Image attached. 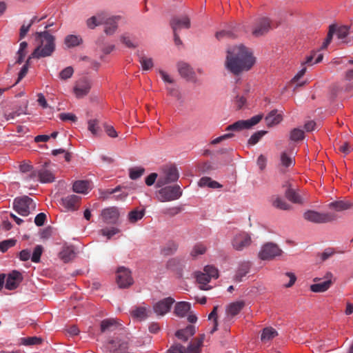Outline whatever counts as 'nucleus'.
<instances>
[{
  "label": "nucleus",
  "mask_w": 353,
  "mask_h": 353,
  "mask_svg": "<svg viewBox=\"0 0 353 353\" xmlns=\"http://www.w3.org/2000/svg\"><path fill=\"white\" fill-rule=\"evenodd\" d=\"M252 51L243 45L230 48L225 61V68L234 75L250 70L255 63Z\"/></svg>",
  "instance_id": "nucleus-1"
},
{
  "label": "nucleus",
  "mask_w": 353,
  "mask_h": 353,
  "mask_svg": "<svg viewBox=\"0 0 353 353\" xmlns=\"http://www.w3.org/2000/svg\"><path fill=\"white\" fill-rule=\"evenodd\" d=\"M36 39L39 44L32 52L29 59H41L50 57L55 50V37L48 31L36 32Z\"/></svg>",
  "instance_id": "nucleus-2"
},
{
  "label": "nucleus",
  "mask_w": 353,
  "mask_h": 353,
  "mask_svg": "<svg viewBox=\"0 0 353 353\" xmlns=\"http://www.w3.org/2000/svg\"><path fill=\"white\" fill-rule=\"evenodd\" d=\"M36 204L28 196L17 197L13 201V209L20 215L28 216L32 210H34Z\"/></svg>",
  "instance_id": "nucleus-3"
},
{
  "label": "nucleus",
  "mask_w": 353,
  "mask_h": 353,
  "mask_svg": "<svg viewBox=\"0 0 353 353\" xmlns=\"http://www.w3.org/2000/svg\"><path fill=\"white\" fill-rule=\"evenodd\" d=\"M182 195L179 185H170L161 188L157 192V199L161 202H168L178 199Z\"/></svg>",
  "instance_id": "nucleus-4"
},
{
  "label": "nucleus",
  "mask_w": 353,
  "mask_h": 353,
  "mask_svg": "<svg viewBox=\"0 0 353 353\" xmlns=\"http://www.w3.org/2000/svg\"><path fill=\"white\" fill-rule=\"evenodd\" d=\"M305 220L315 223H326L336 221L337 215L334 212L320 213L314 210H307L303 214Z\"/></svg>",
  "instance_id": "nucleus-5"
},
{
  "label": "nucleus",
  "mask_w": 353,
  "mask_h": 353,
  "mask_svg": "<svg viewBox=\"0 0 353 353\" xmlns=\"http://www.w3.org/2000/svg\"><path fill=\"white\" fill-rule=\"evenodd\" d=\"M283 250L279 245L272 242H268L262 245L258 256L263 261L274 260L276 257L281 256Z\"/></svg>",
  "instance_id": "nucleus-6"
},
{
  "label": "nucleus",
  "mask_w": 353,
  "mask_h": 353,
  "mask_svg": "<svg viewBox=\"0 0 353 353\" xmlns=\"http://www.w3.org/2000/svg\"><path fill=\"white\" fill-rule=\"evenodd\" d=\"M272 29V21L266 17L257 18L252 28V34L259 37L267 34Z\"/></svg>",
  "instance_id": "nucleus-7"
},
{
  "label": "nucleus",
  "mask_w": 353,
  "mask_h": 353,
  "mask_svg": "<svg viewBox=\"0 0 353 353\" xmlns=\"http://www.w3.org/2000/svg\"><path fill=\"white\" fill-rule=\"evenodd\" d=\"M179 174L177 168L171 165L163 170V174L160 175L157 180V186L163 187L168 183L175 182L178 180Z\"/></svg>",
  "instance_id": "nucleus-8"
},
{
  "label": "nucleus",
  "mask_w": 353,
  "mask_h": 353,
  "mask_svg": "<svg viewBox=\"0 0 353 353\" xmlns=\"http://www.w3.org/2000/svg\"><path fill=\"white\" fill-rule=\"evenodd\" d=\"M262 119L261 115H256L248 120H239L226 128L227 131H240L243 129H248L257 124Z\"/></svg>",
  "instance_id": "nucleus-9"
},
{
  "label": "nucleus",
  "mask_w": 353,
  "mask_h": 353,
  "mask_svg": "<svg viewBox=\"0 0 353 353\" xmlns=\"http://www.w3.org/2000/svg\"><path fill=\"white\" fill-rule=\"evenodd\" d=\"M117 283L120 288L130 286L133 283L130 271L124 267L119 268L117 272Z\"/></svg>",
  "instance_id": "nucleus-10"
},
{
  "label": "nucleus",
  "mask_w": 353,
  "mask_h": 353,
  "mask_svg": "<svg viewBox=\"0 0 353 353\" xmlns=\"http://www.w3.org/2000/svg\"><path fill=\"white\" fill-rule=\"evenodd\" d=\"M252 242L251 236L246 232L236 234L232 241V245L236 250L241 251L248 247Z\"/></svg>",
  "instance_id": "nucleus-11"
},
{
  "label": "nucleus",
  "mask_w": 353,
  "mask_h": 353,
  "mask_svg": "<svg viewBox=\"0 0 353 353\" xmlns=\"http://www.w3.org/2000/svg\"><path fill=\"white\" fill-rule=\"evenodd\" d=\"M174 303V299L172 297L165 298L154 304L153 311L158 316H163L170 310Z\"/></svg>",
  "instance_id": "nucleus-12"
},
{
  "label": "nucleus",
  "mask_w": 353,
  "mask_h": 353,
  "mask_svg": "<svg viewBox=\"0 0 353 353\" xmlns=\"http://www.w3.org/2000/svg\"><path fill=\"white\" fill-rule=\"evenodd\" d=\"M6 277L5 287L9 290H13L17 288L23 279L22 274L17 270H12L8 274Z\"/></svg>",
  "instance_id": "nucleus-13"
},
{
  "label": "nucleus",
  "mask_w": 353,
  "mask_h": 353,
  "mask_svg": "<svg viewBox=\"0 0 353 353\" xmlns=\"http://www.w3.org/2000/svg\"><path fill=\"white\" fill-rule=\"evenodd\" d=\"M90 88V81L86 78H81L76 82L74 92L77 97L81 98L88 94Z\"/></svg>",
  "instance_id": "nucleus-14"
},
{
  "label": "nucleus",
  "mask_w": 353,
  "mask_h": 353,
  "mask_svg": "<svg viewBox=\"0 0 353 353\" xmlns=\"http://www.w3.org/2000/svg\"><path fill=\"white\" fill-rule=\"evenodd\" d=\"M108 13L105 11H101L97 12L95 15L88 18L86 20V25L88 28L94 29L97 26L104 25L105 23L107 18L108 17Z\"/></svg>",
  "instance_id": "nucleus-15"
},
{
  "label": "nucleus",
  "mask_w": 353,
  "mask_h": 353,
  "mask_svg": "<svg viewBox=\"0 0 353 353\" xmlns=\"http://www.w3.org/2000/svg\"><path fill=\"white\" fill-rule=\"evenodd\" d=\"M101 216L104 223L114 224L119 219V213L117 208L110 207L103 210Z\"/></svg>",
  "instance_id": "nucleus-16"
},
{
  "label": "nucleus",
  "mask_w": 353,
  "mask_h": 353,
  "mask_svg": "<svg viewBox=\"0 0 353 353\" xmlns=\"http://www.w3.org/2000/svg\"><path fill=\"white\" fill-rule=\"evenodd\" d=\"M332 276L333 275L331 272H327L325 276L326 280L321 283L311 285L310 290L313 292H324L327 291L332 283Z\"/></svg>",
  "instance_id": "nucleus-17"
},
{
  "label": "nucleus",
  "mask_w": 353,
  "mask_h": 353,
  "mask_svg": "<svg viewBox=\"0 0 353 353\" xmlns=\"http://www.w3.org/2000/svg\"><path fill=\"white\" fill-rule=\"evenodd\" d=\"M283 186L287 188V190L285 192V196L288 200L294 203H303V201L301 195L292 188V184L289 181H286Z\"/></svg>",
  "instance_id": "nucleus-18"
},
{
  "label": "nucleus",
  "mask_w": 353,
  "mask_h": 353,
  "mask_svg": "<svg viewBox=\"0 0 353 353\" xmlns=\"http://www.w3.org/2000/svg\"><path fill=\"white\" fill-rule=\"evenodd\" d=\"M170 26L173 32H178L182 28L188 29L190 27V20L187 16L174 17L170 21Z\"/></svg>",
  "instance_id": "nucleus-19"
},
{
  "label": "nucleus",
  "mask_w": 353,
  "mask_h": 353,
  "mask_svg": "<svg viewBox=\"0 0 353 353\" xmlns=\"http://www.w3.org/2000/svg\"><path fill=\"white\" fill-rule=\"evenodd\" d=\"M121 325L115 319H105L101 321L100 330L101 332H112Z\"/></svg>",
  "instance_id": "nucleus-20"
},
{
  "label": "nucleus",
  "mask_w": 353,
  "mask_h": 353,
  "mask_svg": "<svg viewBox=\"0 0 353 353\" xmlns=\"http://www.w3.org/2000/svg\"><path fill=\"white\" fill-rule=\"evenodd\" d=\"M79 199V196L74 194H72L63 198L61 200V203L63 206L67 210H76L77 209Z\"/></svg>",
  "instance_id": "nucleus-21"
},
{
  "label": "nucleus",
  "mask_w": 353,
  "mask_h": 353,
  "mask_svg": "<svg viewBox=\"0 0 353 353\" xmlns=\"http://www.w3.org/2000/svg\"><path fill=\"white\" fill-rule=\"evenodd\" d=\"M118 17H111L108 14L107 20L104 23V32L108 35L113 34L118 28Z\"/></svg>",
  "instance_id": "nucleus-22"
},
{
  "label": "nucleus",
  "mask_w": 353,
  "mask_h": 353,
  "mask_svg": "<svg viewBox=\"0 0 353 353\" xmlns=\"http://www.w3.org/2000/svg\"><path fill=\"white\" fill-rule=\"evenodd\" d=\"M271 203L274 208L279 210H290L292 209V205L279 195L272 196L271 198Z\"/></svg>",
  "instance_id": "nucleus-23"
},
{
  "label": "nucleus",
  "mask_w": 353,
  "mask_h": 353,
  "mask_svg": "<svg viewBox=\"0 0 353 353\" xmlns=\"http://www.w3.org/2000/svg\"><path fill=\"white\" fill-rule=\"evenodd\" d=\"M178 70L179 74L188 80H193L194 79V72L188 63H179L178 64Z\"/></svg>",
  "instance_id": "nucleus-24"
},
{
  "label": "nucleus",
  "mask_w": 353,
  "mask_h": 353,
  "mask_svg": "<svg viewBox=\"0 0 353 353\" xmlns=\"http://www.w3.org/2000/svg\"><path fill=\"white\" fill-rule=\"evenodd\" d=\"M110 345H111L110 348L113 353H123L128 347L127 341H121L118 339L110 341Z\"/></svg>",
  "instance_id": "nucleus-25"
},
{
  "label": "nucleus",
  "mask_w": 353,
  "mask_h": 353,
  "mask_svg": "<svg viewBox=\"0 0 353 353\" xmlns=\"http://www.w3.org/2000/svg\"><path fill=\"white\" fill-rule=\"evenodd\" d=\"M195 327L193 325H188L185 329L178 330L175 336L183 341H187L188 339L195 334Z\"/></svg>",
  "instance_id": "nucleus-26"
},
{
  "label": "nucleus",
  "mask_w": 353,
  "mask_h": 353,
  "mask_svg": "<svg viewBox=\"0 0 353 353\" xmlns=\"http://www.w3.org/2000/svg\"><path fill=\"white\" fill-rule=\"evenodd\" d=\"M352 203L347 201L339 200L331 202L328 204V208L336 212H341L350 209Z\"/></svg>",
  "instance_id": "nucleus-27"
},
{
  "label": "nucleus",
  "mask_w": 353,
  "mask_h": 353,
  "mask_svg": "<svg viewBox=\"0 0 353 353\" xmlns=\"http://www.w3.org/2000/svg\"><path fill=\"white\" fill-rule=\"evenodd\" d=\"M55 177L52 172L48 170L46 167H42L39 170V181L41 183H52L54 181Z\"/></svg>",
  "instance_id": "nucleus-28"
},
{
  "label": "nucleus",
  "mask_w": 353,
  "mask_h": 353,
  "mask_svg": "<svg viewBox=\"0 0 353 353\" xmlns=\"http://www.w3.org/2000/svg\"><path fill=\"white\" fill-rule=\"evenodd\" d=\"M205 339V334H201L199 338L194 339L187 347L188 353H199L200 348L202 346L203 340Z\"/></svg>",
  "instance_id": "nucleus-29"
},
{
  "label": "nucleus",
  "mask_w": 353,
  "mask_h": 353,
  "mask_svg": "<svg viewBox=\"0 0 353 353\" xmlns=\"http://www.w3.org/2000/svg\"><path fill=\"white\" fill-rule=\"evenodd\" d=\"M282 119V115L278 114L276 110H273L266 116L265 122L268 126H273L279 124Z\"/></svg>",
  "instance_id": "nucleus-30"
},
{
  "label": "nucleus",
  "mask_w": 353,
  "mask_h": 353,
  "mask_svg": "<svg viewBox=\"0 0 353 353\" xmlns=\"http://www.w3.org/2000/svg\"><path fill=\"white\" fill-rule=\"evenodd\" d=\"M152 313L150 308L145 307H137L132 311L131 314L133 317L139 319V320H144L148 317Z\"/></svg>",
  "instance_id": "nucleus-31"
},
{
  "label": "nucleus",
  "mask_w": 353,
  "mask_h": 353,
  "mask_svg": "<svg viewBox=\"0 0 353 353\" xmlns=\"http://www.w3.org/2000/svg\"><path fill=\"white\" fill-rule=\"evenodd\" d=\"M190 307V303L188 302H179L175 305L174 313L176 315L183 317L189 312Z\"/></svg>",
  "instance_id": "nucleus-32"
},
{
  "label": "nucleus",
  "mask_w": 353,
  "mask_h": 353,
  "mask_svg": "<svg viewBox=\"0 0 353 353\" xmlns=\"http://www.w3.org/2000/svg\"><path fill=\"white\" fill-rule=\"evenodd\" d=\"M250 269V264L248 262L243 263L240 265L234 276V280L241 282L243 278L246 276Z\"/></svg>",
  "instance_id": "nucleus-33"
},
{
  "label": "nucleus",
  "mask_w": 353,
  "mask_h": 353,
  "mask_svg": "<svg viewBox=\"0 0 353 353\" xmlns=\"http://www.w3.org/2000/svg\"><path fill=\"white\" fill-rule=\"evenodd\" d=\"M59 257L65 263H68L75 257V252L72 246L64 248L59 253Z\"/></svg>",
  "instance_id": "nucleus-34"
},
{
  "label": "nucleus",
  "mask_w": 353,
  "mask_h": 353,
  "mask_svg": "<svg viewBox=\"0 0 353 353\" xmlns=\"http://www.w3.org/2000/svg\"><path fill=\"white\" fill-rule=\"evenodd\" d=\"M120 40L127 48L134 49L138 46L137 39L129 34H123L121 36Z\"/></svg>",
  "instance_id": "nucleus-35"
},
{
  "label": "nucleus",
  "mask_w": 353,
  "mask_h": 353,
  "mask_svg": "<svg viewBox=\"0 0 353 353\" xmlns=\"http://www.w3.org/2000/svg\"><path fill=\"white\" fill-rule=\"evenodd\" d=\"M83 42V39L81 37L74 35V34H69L65 37L64 39V43L66 45L68 48H74L79 46Z\"/></svg>",
  "instance_id": "nucleus-36"
},
{
  "label": "nucleus",
  "mask_w": 353,
  "mask_h": 353,
  "mask_svg": "<svg viewBox=\"0 0 353 353\" xmlns=\"http://www.w3.org/2000/svg\"><path fill=\"white\" fill-rule=\"evenodd\" d=\"M294 163L293 159L289 157L285 152L281 154V163L279 165V170L282 173L286 172V168L290 167Z\"/></svg>",
  "instance_id": "nucleus-37"
},
{
  "label": "nucleus",
  "mask_w": 353,
  "mask_h": 353,
  "mask_svg": "<svg viewBox=\"0 0 353 353\" xmlns=\"http://www.w3.org/2000/svg\"><path fill=\"white\" fill-rule=\"evenodd\" d=\"M72 188L77 193L86 194L90 188V183L88 181H77L74 183Z\"/></svg>",
  "instance_id": "nucleus-38"
},
{
  "label": "nucleus",
  "mask_w": 353,
  "mask_h": 353,
  "mask_svg": "<svg viewBox=\"0 0 353 353\" xmlns=\"http://www.w3.org/2000/svg\"><path fill=\"white\" fill-rule=\"evenodd\" d=\"M245 306V302L243 301H239L234 303H232L229 305L227 309V312L229 314L232 316H235L238 314L240 311Z\"/></svg>",
  "instance_id": "nucleus-39"
},
{
  "label": "nucleus",
  "mask_w": 353,
  "mask_h": 353,
  "mask_svg": "<svg viewBox=\"0 0 353 353\" xmlns=\"http://www.w3.org/2000/svg\"><path fill=\"white\" fill-rule=\"evenodd\" d=\"M316 55V52L312 51L311 52V54L306 57L305 61H303L301 63V66H303V65L305 66V65H312L314 63H320L323 60V54H321V53L318 54L316 57L315 61L313 62V59H314Z\"/></svg>",
  "instance_id": "nucleus-40"
},
{
  "label": "nucleus",
  "mask_w": 353,
  "mask_h": 353,
  "mask_svg": "<svg viewBox=\"0 0 353 353\" xmlns=\"http://www.w3.org/2000/svg\"><path fill=\"white\" fill-rule=\"evenodd\" d=\"M277 335L276 331L272 327H266L263 329L261 336V340L263 343H266Z\"/></svg>",
  "instance_id": "nucleus-41"
},
{
  "label": "nucleus",
  "mask_w": 353,
  "mask_h": 353,
  "mask_svg": "<svg viewBox=\"0 0 353 353\" xmlns=\"http://www.w3.org/2000/svg\"><path fill=\"white\" fill-rule=\"evenodd\" d=\"M145 215V210H139L134 209L128 213V220L131 223H134L141 220Z\"/></svg>",
  "instance_id": "nucleus-42"
},
{
  "label": "nucleus",
  "mask_w": 353,
  "mask_h": 353,
  "mask_svg": "<svg viewBox=\"0 0 353 353\" xmlns=\"http://www.w3.org/2000/svg\"><path fill=\"white\" fill-rule=\"evenodd\" d=\"M195 276L196 281L199 284L202 285L200 288L203 290H208V288H205L204 286L210 281L209 275H208V274H206L205 272H196Z\"/></svg>",
  "instance_id": "nucleus-43"
},
{
  "label": "nucleus",
  "mask_w": 353,
  "mask_h": 353,
  "mask_svg": "<svg viewBox=\"0 0 353 353\" xmlns=\"http://www.w3.org/2000/svg\"><path fill=\"white\" fill-rule=\"evenodd\" d=\"M336 24H332L329 26V30L327 34V37L325 39L324 42L323 43L320 50H324L329 46V44L331 43L334 34H335L336 32Z\"/></svg>",
  "instance_id": "nucleus-44"
},
{
  "label": "nucleus",
  "mask_w": 353,
  "mask_h": 353,
  "mask_svg": "<svg viewBox=\"0 0 353 353\" xmlns=\"http://www.w3.org/2000/svg\"><path fill=\"white\" fill-rule=\"evenodd\" d=\"M179 245L174 241H169L161 250L163 255H172L177 250Z\"/></svg>",
  "instance_id": "nucleus-45"
},
{
  "label": "nucleus",
  "mask_w": 353,
  "mask_h": 353,
  "mask_svg": "<svg viewBox=\"0 0 353 353\" xmlns=\"http://www.w3.org/2000/svg\"><path fill=\"white\" fill-rule=\"evenodd\" d=\"M199 185L201 187H209L211 188H218L221 187V185L216 181H212L210 177H202L199 182Z\"/></svg>",
  "instance_id": "nucleus-46"
},
{
  "label": "nucleus",
  "mask_w": 353,
  "mask_h": 353,
  "mask_svg": "<svg viewBox=\"0 0 353 353\" xmlns=\"http://www.w3.org/2000/svg\"><path fill=\"white\" fill-rule=\"evenodd\" d=\"M350 27L348 26H338L336 25V34L339 39H345L348 34H350Z\"/></svg>",
  "instance_id": "nucleus-47"
},
{
  "label": "nucleus",
  "mask_w": 353,
  "mask_h": 353,
  "mask_svg": "<svg viewBox=\"0 0 353 353\" xmlns=\"http://www.w3.org/2000/svg\"><path fill=\"white\" fill-rule=\"evenodd\" d=\"M139 63L144 70H150L154 65L152 58L147 57L142 54L139 56Z\"/></svg>",
  "instance_id": "nucleus-48"
},
{
  "label": "nucleus",
  "mask_w": 353,
  "mask_h": 353,
  "mask_svg": "<svg viewBox=\"0 0 353 353\" xmlns=\"http://www.w3.org/2000/svg\"><path fill=\"white\" fill-rule=\"evenodd\" d=\"M206 251V247L201 243L196 244L190 252V256L192 258H196L199 255L203 254Z\"/></svg>",
  "instance_id": "nucleus-49"
},
{
  "label": "nucleus",
  "mask_w": 353,
  "mask_h": 353,
  "mask_svg": "<svg viewBox=\"0 0 353 353\" xmlns=\"http://www.w3.org/2000/svg\"><path fill=\"white\" fill-rule=\"evenodd\" d=\"M119 232H120V230L119 228H115V227H111L110 228H105L101 229L99 231V233L101 235L106 236L108 239H110L112 238V236L118 234Z\"/></svg>",
  "instance_id": "nucleus-50"
},
{
  "label": "nucleus",
  "mask_w": 353,
  "mask_h": 353,
  "mask_svg": "<svg viewBox=\"0 0 353 353\" xmlns=\"http://www.w3.org/2000/svg\"><path fill=\"white\" fill-rule=\"evenodd\" d=\"M27 108H28V103H26L23 106H20L17 110L15 111H13L12 112H10L9 114H8L7 119H13L16 117H19L21 114H27Z\"/></svg>",
  "instance_id": "nucleus-51"
},
{
  "label": "nucleus",
  "mask_w": 353,
  "mask_h": 353,
  "mask_svg": "<svg viewBox=\"0 0 353 353\" xmlns=\"http://www.w3.org/2000/svg\"><path fill=\"white\" fill-rule=\"evenodd\" d=\"M42 339L37 336H31L21 339V343L24 345H33L41 343Z\"/></svg>",
  "instance_id": "nucleus-52"
},
{
  "label": "nucleus",
  "mask_w": 353,
  "mask_h": 353,
  "mask_svg": "<svg viewBox=\"0 0 353 353\" xmlns=\"http://www.w3.org/2000/svg\"><path fill=\"white\" fill-rule=\"evenodd\" d=\"M304 132L299 128H294L290 132V139L293 141H298L303 139Z\"/></svg>",
  "instance_id": "nucleus-53"
},
{
  "label": "nucleus",
  "mask_w": 353,
  "mask_h": 353,
  "mask_svg": "<svg viewBox=\"0 0 353 353\" xmlns=\"http://www.w3.org/2000/svg\"><path fill=\"white\" fill-rule=\"evenodd\" d=\"M99 122L98 119H90L88 122V130L94 136H97L99 132Z\"/></svg>",
  "instance_id": "nucleus-54"
},
{
  "label": "nucleus",
  "mask_w": 353,
  "mask_h": 353,
  "mask_svg": "<svg viewBox=\"0 0 353 353\" xmlns=\"http://www.w3.org/2000/svg\"><path fill=\"white\" fill-rule=\"evenodd\" d=\"M17 241L13 239L4 240L0 243V251L6 252L10 248L15 245Z\"/></svg>",
  "instance_id": "nucleus-55"
},
{
  "label": "nucleus",
  "mask_w": 353,
  "mask_h": 353,
  "mask_svg": "<svg viewBox=\"0 0 353 353\" xmlns=\"http://www.w3.org/2000/svg\"><path fill=\"white\" fill-rule=\"evenodd\" d=\"M266 134V131L260 130L253 134L248 140V144L254 145L259 142L263 135Z\"/></svg>",
  "instance_id": "nucleus-56"
},
{
  "label": "nucleus",
  "mask_w": 353,
  "mask_h": 353,
  "mask_svg": "<svg viewBox=\"0 0 353 353\" xmlns=\"http://www.w3.org/2000/svg\"><path fill=\"white\" fill-rule=\"evenodd\" d=\"M73 73H74L73 68L71 66H68L60 72L59 77L61 80L65 81V80L70 79L72 76Z\"/></svg>",
  "instance_id": "nucleus-57"
},
{
  "label": "nucleus",
  "mask_w": 353,
  "mask_h": 353,
  "mask_svg": "<svg viewBox=\"0 0 353 353\" xmlns=\"http://www.w3.org/2000/svg\"><path fill=\"white\" fill-rule=\"evenodd\" d=\"M43 252V247L40 245H37L33 251L31 256V260L34 263H38L40 261L41 256Z\"/></svg>",
  "instance_id": "nucleus-58"
},
{
  "label": "nucleus",
  "mask_w": 353,
  "mask_h": 353,
  "mask_svg": "<svg viewBox=\"0 0 353 353\" xmlns=\"http://www.w3.org/2000/svg\"><path fill=\"white\" fill-rule=\"evenodd\" d=\"M234 92L236 94L235 103L239 109H241L245 103L246 99L244 96H239L238 94V88L236 86L234 88Z\"/></svg>",
  "instance_id": "nucleus-59"
},
{
  "label": "nucleus",
  "mask_w": 353,
  "mask_h": 353,
  "mask_svg": "<svg viewBox=\"0 0 353 353\" xmlns=\"http://www.w3.org/2000/svg\"><path fill=\"white\" fill-rule=\"evenodd\" d=\"M23 178L27 181L39 180V170L32 168L28 174L23 175Z\"/></svg>",
  "instance_id": "nucleus-60"
},
{
  "label": "nucleus",
  "mask_w": 353,
  "mask_h": 353,
  "mask_svg": "<svg viewBox=\"0 0 353 353\" xmlns=\"http://www.w3.org/2000/svg\"><path fill=\"white\" fill-rule=\"evenodd\" d=\"M204 272L209 275L210 279H216L219 276L218 270L212 265H206L204 268Z\"/></svg>",
  "instance_id": "nucleus-61"
},
{
  "label": "nucleus",
  "mask_w": 353,
  "mask_h": 353,
  "mask_svg": "<svg viewBox=\"0 0 353 353\" xmlns=\"http://www.w3.org/2000/svg\"><path fill=\"white\" fill-rule=\"evenodd\" d=\"M145 170L143 168H134L130 170V177L131 179L135 180L141 177Z\"/></svg>",
  "instance_id": "nucleus-62"
},
{
  "label": "nucleus",
  "mask_w": 353,
  "mask_h": 353,
  "mask_svg": "<svg viewBox=\"0 0 353 353\" xmlns=\"http://www.w3.org/2000/svg\"><path fill=\"white\" fill-rule=\"evenodd\" d=\"M185 348L182 345L179 343H175L172 345L170 348L168 350L170 353H185Z\"/></svg>",
  "instance_id": "nucleus-63"
},
{
  "label": "nucleus",
  "mask_w": 353,
  "mask_h": 353,
  "mask_svg": "<svg viewBox=\"0 0 353 353\" xmlns=\"http://www.w3.org/2000/svg\"><path fill=\"white\" fill-rule=\"evenodd\" d=\"M59 117L63 121H71L72 122H76L77 120V117L72 113H61L59 114Z\"/></svg>",
  "instance_id": "nucleus-64"
}]
</instances>
